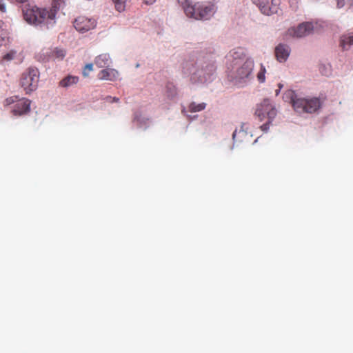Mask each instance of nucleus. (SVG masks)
I'll list each match as a JSON object with an SVG mask.
<instances>
[{"label":"nucleus","mask_w":353,"mask_h":353,"mask_svg":"<svg viewBox=\"0 0 353 353\" xmlns=\"http://www.w3.org/2000/svg\"><path fill=\"white\" fill-rule=\"evenodd\" d=\"M0 11L1 12H6V8L4 3H2V1L0 0Z\"/></svg>","instance_id":"obj_31"},{"label":"nucleus","mask_w":353,"mask_h":353,"mask_svg":"<svg viewBox=\"0 0 353 353\" xmlns=\"http://www.w3.org/2000/svg\"><path fill=\"white\" fill-rule=\"evenodd\" d=\"M31 101L29 99L22 98L19 99L12 109L13 114L21 116L27 114L30 110Z\"/></svg>","instance_id":"obj_11"},{"label":"nucleus","mask_w":353,"mask_h":353,"mask_svg":"<svg viewBox=\"0 0 353 353\" xmlns=\"http://www.w3.org/2000/svg\"><path fill=\"white\" fill-rule=\"evenodd\" d=\"M93 69V65L92 63L87 64L83 70V74L84 77H88L89 74V72L92 71Z\"/></svg>","instance_id":"obj_26"},{"label":"nucleus","mask_w":353,"mask_h":353,"mask_svg":"<svg viewBox=\"0 0 353 353\" xmlns=\"http://www.w3.org/2000/svg\"><path fill=\"white\" fill-rule=\"evenodd\" d=\"M215 12L213 4L196 3L185 7V13L188 17L195 19H208Z\"/></svg>","instance_id":"obj_5"},{"label":"nucleus","mask_w":353,"mask_h":353,"mask_svg":"<svg viewBox=\"0 0 353 353\" xmlns=\"http://www.w3.org/2000/svg\"><path fill=\"white\" fill-rule=\"evenodd\" d=\"M118 72L112 68H105L98 74V78L101 80L115 81L118 77Z\"/></svg>","instance_id":"obj_13"},{"label":"nucleus","mask_w":353,"mask_h":353,"mask_svg":"<svg viewBox=\"0 0 353 353\" xmlns=\"http://www.w3.org/2000/svg\"><path fill=\"white\" fill-rule=\"evenodd\" d=\"M192 65L194 66L192 63H186L185 65L183 67L184 70H186L187 72H189L190 73H192V70L189 68V66Z\"/></svg>","instance_id":"obj_30"},{"label":"nucleus","mask_w":353,"mask_h":353,"mask_svg":"<svg viewBox=\"0 0 353 353\" xmlns=\"http://www.w3.org/2000/svg\"><path fill=\"white\" fill-rule=\"evenodd\" d=\"M227 58L231 62L228 69L233 79L240 82L250 78L254 64L252 60L246 58L243 49L239 48L230 51Z\"/></svg>","instance_id":"obj_1"},{"label":"nucleus","mask_w":353,"mask_h":353,"mask_svg":"<svg viewBox=\"0 0 353 353\" xmlns=\"http://www.w3.org/2000/svg\"><path fill=\"white\" fill-rule=\"evenodd\" d=\"M3 22L1 20H0V32H2L3 31Z\"/></svg>","instance_id":"obj_34"},{"label":"nucleus","mask_w":353,"mask_h":353,"mask_svg":"<svg viewBox=\"0 0 353 353\" xmlns=\"http://www.w3.org/2000/svg\"><path fill=\"white\" fill-rule=\"evenodd\" d=\"M278 94H279V92L276 90V94L278 95Z\"/></svg>","instance_id":"obj_38"},{"label":"nucleus","mask_w":353,"mask_h":353,"mask_svg":"<svg viewBox=\"0 0 353 353\" xmlns=\"http://www.w3.org/2000/svg\"><path fill=\"white\" fill-rule=\"evenodd\" d=\"M144 3L148 5L152 4L156 0H143Z\"/></svg>","instance_id":"obj_33"},{"label":"nucleus","mask_w":353,"mask_h":353,"mask_svg":"<svg viewBox=\"0 0 353 353\" xmlns=\"http://www.w3.org/2000/svg\"><path fill=\"white\" fill-rule=\"evenodd\" d=\"M16 56V52L14 51V50H11L9 52L6 53L3 57V59L4 61H11L12 59H14V58Z\"/></svg>","instance_id":"obj_25"},{"label":"nucleus","mask_w":353,"mask_h":353,"mask_svg":"<svg viewBox=\"0 0 353 353\" xmlns=\"http://www.w3.org/2000/svg\"><path fill=\"white\" fill-rule=\"evenodd\" d=\"M97 21L93 17L86 16H79L73 21L74 28L80 33H85L94 29Z\"/></svg>","instance_id":"obj_7"},{"label":"nucleus","mask_w":353,"mask_h":353,"mask_svg":"<svg viewBox=\"0 0 353 353\" xmlns=\"http://www.w3.org/2000/svg\"><path fill=\"white\" fill-rule=\"evenodd\" d=\"M39 81V72L37 68L30 67L26 69L20 78V85L26 94L37 90Z\"/></svg>","instance_id":"obj_6"},{"label":"nucleus","mask_w":353,"mask_h":353,"mask_svg":"<svg viewBox=\"0 0 353 353\" xmlns=\"http://www.w3.org/2000/svg\"><path fill=\"white\" fill-rule=\"evenodd\" d=\"M206 107V104L205 103H196L195 102H192L189 106V111L191 112H196L203 110Z\"/></svg>","instance_id":"obj_20"},{"label":"nucleus","mask_w":353,"mask_h":353,"mask_svg":"<svg viewBox=\"0 0 353 353\" xmlns=\"http://www.w3.org/2000/svg\"><path fill=\"white\" fill-rule=\"evenodd\" d=\"M19 100V98L18 96H12L10 97L7 98L5 100V102H4L5 105H9L14 104V103L15 105Z\"/></svg>","instance_id":"obj_24"},{"label":"nucleus","mask_w":353,"mask_h":353,"mask_svg":"<svg viewBox=\"0 0 353 353\" xmlns=\"http://www.w3.org/2000/svg\"><path fill=\"white\" fill-rule=\"evenodd\" d=\"M265 4L266 5V6H270V4H267V3H265Z\"/></svg>","instance_id":"obj_37"},{"label":"nucleus","mask_w":353,"mask_h":353,"mask_svg":"<svg viewBox=\"0 0 353 353\" xmlns=\"http://www.w3.org/2000/svg\"><path fill=\"white\" fill-rule=\"evenodd\" d=\"M313 25L311 23H303L297 26L296 28H291L288 30L289 34L294 37H303L309 35L312 32Z\"/></svg>","instance_id":"obj_10"},{"label":"nucleus","mask_w":353,"mask_h":353,"mask_svg":"<svg viewBox=\"0 0 353 353\" xmlns=\"http://www.w3.org/2000/svg\"><path fill=\"white\" fill-rule=\"evenodd\" d=\"M284 97L292 103L294 110L299 113L312 114L321 106V102L317 97L310 99L297 97L293 90L285 92Z\"/></svg>","instance_id":"obj_3"},{"label":"nucleus","mask_w":353,"mask_h":353,"mask_svg":"<svg viewBox=\"0 0 353 353\" xmlns=\"http://www.w3.org/2000/svg\"><path fill=\"white\" fill-rule=\"evenodd\" d=\"M276 110L272 105L269 99H264L263 102L258 105L255 112V116L258 118L259 121H265V123L260 126L262 131L268 132L270 124L276 116Z\"/></svg>","instance_id":"obj_4"},{"label":"nucleus","mask_w":353,"mask_h":353,"mask_svg":"<svg viewBox=\"0 0 353 353\" xmlns=\"http://www.w3.org/2000/svg\"><path fill=\"white\" fill-rule=\"evenodd\" d=\"M261 12L266 15L276 14L279 10L280 0H252Z\"/></svg>","instance_id":"obj_9"},{"label":"nucleus","mask_w":353,"mask_h":353,"mask_svg":"<svg viewBox=\"0 0 353 353\" xmlns=\"http://www.w3.org/2000/svg\"><path fill=\"white\" fill-rule=\"evenodd\" d=\"M215 71V66L213 63H208L205 68L202 66L201 69H198L192 73L191 79L194 82H199L204 83L208 81L210 76Z\"/></svg>","instance_id":"obj_8"},{"label":"nucleus","mask_w":353,"mask_h":353,"mask_svg":"<svg viewBox=\"0 0 353 353\" xmlns=\"http://www.w3.org/2000/svg\"><path fill=\"white\" fill-rule=\"evenodd\" d=\"M165 94L170 99L175 97L177 95L176 87L172 83H168L165 85Z\"/></svg>","instance_id":"obj_17"},{"label":"nucleus","mask_w":353,"mask_h":353,"mask_svg":"<svg viewBox=\"0 0 353 353\" xmlns=\"http://www.w3.org/2000/svg\"><path fill=\"white\" fill-rule=\"evenodd\" d=\"M28 0H15L16 2L19 3H26Z\"/></svg>","instance_id":"obj_35"},{"label":"nucleus","mask_w":353,"mask_h":353,"mask_svg":"<svg viewBox=\"0 0 353 353\" xmlns=\"http://www.w3.org/2000/svg\"><path fill=\"white\" fill-rule=\"evenodd\" d=\"M351 4H352V5H353V0H352V1Z\"/></svg>","instance_id":"obj_39"},{"label":"nucleus","mask_w":353,"mask_h":353,"mask_svg":"<svg viewBox=\"0 0 353 353\" xmlns=\"http://www.w3.org/2000/svg\"><path fill=\"white\" fill-rule=\"evenodd\" d=\"M79 78L76 76H68L59 82V85L63 88H68L77 83Z\"/></svg>","instance_id":"obj_16"},{"label":"nucleus","mask_w":353,"mask_h":353,"mask_svg":"<svg viewBox=\"0 0 353 353\" xmlns=\"http://www.w3.org/2000/svg\"><path fill=\"white\" fill-rule=\"evenodd\" d=\"M353 45V34H344L341 37L340 46L343 50H347Z\"/></svg>","instance_id":"obj_15"},{"label":"nucleus","mask_w":353,"mask_h":353,"mask_svg":"<svg viewBox=\"0 0 353 353\" xmlns=\"http://www.w3.org/2000/svg\"><path fill=\"white\" fill-rule=\"evenodd\" d=\"M65 1V0H52V7L49 9V11H52L53 10H54L56 15L57 11L64 6Z\"/></svg>","instance_id":"obj_21"},{"label":"nucleus","mask_w":353,"mask_h":353,"mask_svg":"<svg viewBox=\"0 0 353 353\" xmlns=\"http://www.w3.org/2000/svg\"><path fill=\"white\" fill-rule=\"evenodd\" d=\"M54 10L49 11L46 8H39L37 6L27 4L23 8L24 19L30 24L49 28L53 26L55 21Z\"/></svg>","instance_id":"obj_2"},{"label":"nucleus","mask_w":353,"mask_h":353,"mask_svg":"<svg viewBox=\"0 0 353 353\" xmlns=\"http://www.w3.org/2000/svg\"><path fill=\"white\" fill-rule=\"evenodd\" d=\"M178 1L183 6L184 10L185 6H187L188 5H191L190 3H189L188 0H178Z\"/></svg>","instance_id":"obj_28"},{"label":"nucleus","mask_w":353,"mask_h":353,"mask_svg":"<svg viewBox=\"0 0 353 353\" xmlns=\"http://www.w3.org/2000/svg\"><path fill=\"white\" fill-rule=\"evenodd\" d=\"M290 53L288 46L280 43L275 48V55L279 62H285Z\"/></svg>","instance_id":"obj_12"},{"label":"nucleus","mask_w":353,"mask_h":353,"mask_svg":"<svg viewBox=\"0 0 353 353\" xmlns=\"http://www.w3.org/2000/svg\"><path fill=\"white\" fill-rule=\"evenodd\" d=\"M106 100H107V101H108L110 103H112V102H119V99L117 97H112L110 96H108L106 97Z\"/></svg>","instance_id":"obj_27"},{"label":"nucleus","mask_w":353,"mask_h":353,"mask_svg":"<svg viewBox=\"0 0 353 353\" xmlns=\"http://www.w3.org/2000/svg\"><path fill=\"white\" fill-rule=\"evenodd\" d=\"M116 10L119 12H123L130 0H112Z\"/></svg>","instance_id":"obj_18"},{"label":"nucleus","mask_w":353,"mask_h":353,"mask_svg":"<svg viewBox=\"0 0 353 353\" xmlns=\"http://www.w3.org/2000/svg\"><path fill=\"white\" fill-rule=\"evenodd\" d=\"M111 59L108 54H101L94 60L95 65L99 68H108L111 64Z\"/></svg>","instance_id":"obj_14"},{"label":"nucleus","mask_w":353,"mask_h":353,"mask_svg":"<svg viewBox=\"0 0 353 353\" xmlns=\"http://www.w3.org/2000/svg\"><path fill=\"white\" fill-rule=\"evenodd\" d=\"M66 54L65 50L61 48H55L50 52V56L57 59H63Z\"/></svg>","instance_id":"obj_19"},{"label":"nucleus","mask_w":353,"mask_h":353,"mask_svg":"<svg viewBox=\"0 0 353 353\" xmlns=\"http://www.w3.org/2000/svg\"><path fill=\"white\" fill-rule=\"evenodd\" d=\"M3 41H4V38H3V33L2 32H0V46H1L3 44Z\"/></svg>","instance_id":"obj_32"},{"label":"nucleus","mask_w":353,"mask_h":353,"mask_svg":"<svg viewBox=\"0 0 353 353\" xmlns=\"http://www.w3.org/2000/svg\"><path fill=\"white\" fill-rule=\"evenodd\" d=\"M279 88H282V85L281 84H279Z\"/></svg>","instance_id":"obj_36"},{"label":"nucleus","mask_w":353,"mask_h":353,"mask_svg":"<svg viewBox=\"0 0 353 353\" xmlns=\"http://www.w3.org/2000/svg\"><path fill=\"white\" fill-rule=\"evenodd\" d=\"M265 72H266V70H265V67L263 65V64H261V65L260 71L257 74V79H258L259 82L263 83L265 81Z\"/></svg>","instance_id":"obj_23"},{"label":"nucleus","mask_w":353,"mask_h":353,"mask_svg":"<svg viewBox=\"0 0 353 353\" xmlns=\"http://www.w3.org/2000/svg\"><path fill=\"white\" fill-rule=\"evenodd\" d=\"M337 8H341L345 6V0H336Z\"/></svg>","instance_id":"obj_29"},{"label":"nucleus","mask_w":353,"mask_h":353,"mask_svg":"<svg viewBox=\"0 0 353 353\" xmlns=\"http://www.w3.org/2000/svg\"><path fill=\"white\" fill-rule=\"evenodd\" d=\"M246 132L241 128L239 131L236 130L232 134V138L234 141H242V137L246 136Z\"/></svg>","instance_id":"obj_22"}]
</instances>
